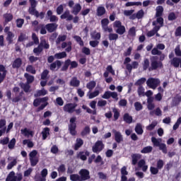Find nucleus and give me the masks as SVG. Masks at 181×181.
<instances>
[{
    "label": "nucleus",
    "instance_id": "a878e982",
    "mask_svg": "<svg viewBox=\"0 0 181 181\" xmlns=\"http://www.w3.org/2000/svg\"><path fill=\"white\" fill-rule=\"evenodd\" d=\"M83 144H84V141H83V139L80 138L76 139V141L74 145L75 151H78L79 148H81V146H83Z\"/></svg>",
    "mask_w": 181,
    "mask_h": 181
},
{
    "label": "nucleus",
    "instance_id": "8fccbe9b",
    "mask_svg": "<svg viewBox=\"0 0 181 181\" xmlns=\"http://www.w3.org/2000/svg\"><path fill=\"white\" fill-rule=\"evenodd\" d=\"M21 88L25 91V93H29V90H30V86L29 83H21Z\"/></svg>",
    "mask_w": 181,
    "mask_h": 181
},
{
    "label": "nucleus",
    "instance_id": "39448f33",
    "mask_svg": "<svg viewBox=\"0 0 181 181\" xmlns=\"http://www.w3.org/2000/svg\"><path fill=\"white\" fill-rule=\"evenodd\" d=\"M22 179H23L22 173L15 175V172L11 171L8 175L6 181H22Z\"/></svg>",
    "mask_w": 181,
    "mask_h": 181
},
{
    "label": "nucleus",
    "instance_id": "9d476101",
    "mask_svg": "<svg viewBox=\"0 0 181 181\" xmlns=\"http://www.w3.org/2000/svg\"><path fill=\"white\" fill-rule=\"evenodd\" d=\"M81 181L88 180L90 179V171L86 169H81L79 171Z\"/></svg>",
    "mask_w": 181,
    "mask_h": 181
},
{
    "label": "nucleus",
    "instance_id": "864d4df0",
    "mask_svg": "<svg viewBox=\"0 0 181 181\" xmlns=\"http://www.w3.org/2000/svg\"><path fill=\"white\" fill-rule=\"evenodd\" d=\"M153 112L157 117H161L162 115V110L159 107H157L153 112H150V115H153Z\"/></svg>",
    "mask_w": 181,
    "mask_h": 181
},
{
    "label": "nucleus",
    "instance_id": "a211bd4d",
    "mask_svg": "<svg viewBox=\"0 0 181 181\" xmlns=\"http://www.w3.org/2000/svg\"><path fill=\"white\" fill-rule=\"evenodd\" d=\"M47 15L49 18V22H57L59 21V18L55 15H53V11H52V10H49L47 12Z\"/></svg>",
    "mask_w": 181,
    "mask_h": 181
},
{
    "label": "nucleus",
    "instance_id": "c9c22d12",
    "mask_svg": "<svg viewBox=\"0 0 181 181\" xmlns=\"http://www.w3.org/2000/svg\"><path fill=\"white\" fill-rule=\"evenodd\" d=\"M142 6V2L141 1H136V2L129 1L125 4V6Z\"/></svg>",
    "mask_w": 181,
    "mask_h": 181
},
{
    "label": "nucleus",
    "instance_id": "7ed1b4c3",
    "mask_svg": "<svg viewBox=\"0 0 181 181\" xmlns=\"http://www.w3.org/2000/svg\"><path fill=\"white\" fill-rule=\"evenodd\" d=\"M28 156L31 166H36L39 163V157H37V151L36 150L30 151Z\"/></svg>",
    "mask_w": 181,
    "mask_h": 181
},
{
    "label": "nucleus",
    "instance_id": "f03ea898",
    "mask_svg": "<svg viewBox=\"0 0 181 181\" xmlns=\"http://www.w3.org/2000/svg\"><path fill=\"white\" fill-rule=\"evenodd\" d=\"M151 62V66L148 68V71H153V70H157V69H160L163 66L162 62L158 61V57H152Z\"/></svg>",
    "mask_w": 181,
    "mask_h": 181
},
{
    "label": "nucleus",
    "instance_id": "79ce46f5",
    "mask_svg": "<svg viewBox=\"0 0 181 181\" xmlns=\"http://www.w3.org/2000/svg\"><path fill=\"white\" fill-rule=\"evenodd\" d=\"M47 174H48L47 169L44 168L41 171V176H42V177L40 178V181H46V176H47Z\"/></svg>",
    "mask_w": 181,
    "mask_h": 181
},
{
    "label": "nucleus",
    "instance_id": "4468645a",
    "mask_svg": "<svg viewBox=\"0 0 181 181\" xmlns=\"http://www.w3.org/2000/svg\"><path fill=\"white\" fill-rule=\"evenodd\" d=\"M153 25L155 26L153 29L147 33L148 37H152V36H155V34L159 30V29H160V28H162L160 24H159V25H158V24Z\"/></svg>",
    "mask_w": 181,
    "mask_h": 181
},
{
    "label": "nucleus",
    "instance_id": "c756f323",
    "mask_svg": "<svg viewBox=\"0 0 181 181\" xmlns=\"http://www.w3.org/2000/svg\"><path fill=\"white\" fill-rule=\"evenodd\" d=\"M149 59L148 58H144V62L142 63L143 69L144 71L149 70Z\"/></svg>",
    "mask_w": 181,
    "mask_h": 181
},
{
    "label": "nucleus",
    "instance_id": "3c124183",
    "mask_svg": "<svg viewBox=\"0 0 181 181\" xmlns=\"http://www.w3.org/2000/svg\"><path fill=\"white\" fill-rule=\"evenodd\" d=\"M125 26L122 25L121 27H119L116 30V33H118V35H124L125 33Z\"/></svg>",
    "mask_w": 181,
    "mask_h": 181
},
{
    "label": "nucleus",
    "instance_id": "6e6552de",
    "mask_svg": "<svg viewBox=\"0 0 181 181\" xmlns=\"http://www.w3.org/2000/svg\"><path fill=\"white\" fill-rule=\"evenodd\" d=\"M109 24L110 20H108V18H103L101 21L102 29L104 30V32H109V33H111L112 32V28H109Z\"/></svg>",
    "mask_w": 181,
    "mask_h": 181
},
{
    "label": "nucleus",
    "instance_id": "bf43d9fd",
    "mask_svg": "<svg viewBox=\"0 0 181 181\" xmlns=\"http://www.w3.org/2000/svg\"><path fill=\"white\" fill-rule=\"evenodd\" d=\"M137 93L140 97L142 95H145V88L141 86H139L137 89Z\"/></svg>",
    "mask_w": 181,
    "mask_h": 181
},
{
    "label": "nucleus",
    "instance_id": "423d86ee",
    "mask_svg": "<svg viewBox=\"0 0 181 181\" xmlns=\"http://www.w3.org/2000/svg\"><path fill=\"white\" fill-rule=\"evenodd\" d=\"M146 84L149 88H152L153 90H156V88L159 84H160V81L158 78H149L147 81Z\"/></svg>",
    "mask_w": 181,
    "mask_h": 181
},
{
    "label": "nucleus",
    "instance_id": "cd10ccee",
    "mask_svg": "<svg viewBox=\"0 0 181 181\" xmlns=\"http://www.w3.org/2000/svg\"><path fill=\"white\" fill-rule=\"evenodd\" d=\"M62 66V62L60 61H56L54 63L51 64L50 65V70H55L56 67H57V69H60V67Z\"/></svg>",
    "mask_w": 181,
    "mask_h": 181
},
{
    "label": "nucleus",
    "instance_id": "6ab92c4d",
    "mask_svg": "<svg viewBox=\"0 0 181 181\" xmlns=\"http://www.w3.org/2000/svg\"><path fill=\"white\" fill-rule=\"evenodd\" d=\"M41 134L42 135L43 141H45V139H47V137L50 135V129L49 127L42 129Z\"/></svg>",
    "mask_w": 181,
    "mask_h": 181
},
{
    "label": "nucleus",
    "instance_id": "13d9d810",
    "mask_svg": "<svg viewBox=\"0 0 181 181\" xmlns=\"http://www.w3.org/2000/svg\"><path fill=\"white\" fill-rule=\"evenodd\" d=\"M40 45L41 47H44V49H49V47H50L49 43H47L45 40H41Z\"/></svg>",
    "mask_w": 181,
    "mask_h": 181
},
{
    "label": "nucleus",
    "instance_id": "dca6fc26",
    "mask_svg": "<svg viewBox=\"0 0 181 181\" xmlns=\"http://www.w3.org/2000/svg\"><path fill=\"white\" fill-rule=\"evenodd\" d=\"M110 73L112 76H115V71L114 70V69H112V66L111 65H108L107 66L106 71L103 74V76L105 77V78H107V77H108Z\"/></svg>",
    "mask_w": 181,
    "mask_h": 181
},
{
    "label": "nucleus",
    "instance_id": "49530a36",
    "mask_svg": "<svg viewBox=\"0 0 181 181\" xmlns=\"http://www.w3.org/2000/svg\"><path fill=\"white\" fill-rule=\"evenodd\" d=\"M156 125H158V122L153 121L151 124L146 127V129H147V131H152V129H155V127H156Z\"/></svg>",
    "mask_w": 181,
    "mask_h": 181
},
{
    "label": "nucleus",
    "instance_id": "58836bf2",
    "mask_svg": "<svg viewBox=\"0 0 181 181\" xmlns=\"http://www.w3.org/2000/svg\"><path fill=\"white\" fill-rule=\"evenodd\" d=\"M153 150V148L151 146H146L143 148V149L141 151V153H151L152 151Z\"/></svg>",
    "mask_w": 181,
    "mask_h": 181
},
{
    "label": "nucleus",
    "instance_id": "20e7f679",
    "mask_svg": "<svg viewBox=\"0 0 181 181\" xmlns=\"http://www.w3.org/2000/svg\"><path fill=\"white\" fill-rule=\"evenodd\" d=\"M76 121H77V117H71L69 120V131L71 135H73V136L77 134V132L76 131V129L77 128V124H76Z\"/></svg>",
    "mask_w": 181,
    "mask_h": 181
},
{
    "label": "nucleus",
    "instance_id": "ddd939ff",
    "mask_svg": "<svg viewBox=\"0 0 181 181\" xmlns=\"http://www.w3.org/2000/svg\"><path fill=\"white\" fill-rule=\"evenodd\" d=\"M21 132L22 135L26 136L27 138H29V136L33 137L35 135V132L28 128L21 129Z\"/></svg>",
    "mask_w": 181,
    "mask_h": 181
},
{
    "label": "nucleus",
    "instance_id": "4c0bfd02",
    "mask_svg": "<svg viewBox=\"0 0 181 181\" xmlns=\"http://www.w3.org/2000/svg\"><path fill=\"white\" fill-rule=\"evenodd\" d=\"M46 94H47V90H46L45 88H42V90L37 91V93L35 94V97H40L42 95H46Z\"/></svg>",
    "mask_w": 181,
    "mask_h": 181
},
{
    "label": "nucleus",
    "instance_id": "aec40b11",
    "mask_svg": "<svg viewBox=\"0 0 181 181\" xmlns=\"http://www.w3.org/2000/svg\"><path fill=\"white\" fill-rule=\"evenodd\" d=\"M69 86L71 87H79L80 80L77 77H73L69 82Z\"/></svg>",
    "mask_w": 181,
    "mask_h": 181
},
{
    "label": "nucleus",
    "instance_id": "de8ad7c7",
    "mask_svg": "<svg viewBox=\"0 0 181 181\" xmlns=\"http://www.w3.org/2000/svg\"><path fill=\"white\" fill-rule=\"evenodd\" d=\"M70 180L71 181H81V178L78 174H71L70 175Z\"/></svg>",
    "mask_w": 181,
    "mask_h": 181
},
{
    "label": "nucleus",
    "instance_id": "69168bd1",
    "mask_svg": "<svg viewBox=\"0 0 181 181\" xmlns=\"http://www.w3.org/2000/svg\"><path fill=\"white\" fill-rule=\"evenodd\" d=\"M66 38H67V36L66 35H59L58 38L56 40L57 45H59L60 42H64V40H66Z\"/></svg>",
    "mask_w": 181,
    "mask_h": 181
},
{
    "label": "nucleus",
    "instance_id": "e433bc0d",
    "mask_svg": "<svg viewBox=\"0 0 181 181\" xmlns=\"http://www.w3.org/2000/svg\"><path fill=\"white\" fill-rule=\"evenodd\" d=\"M105 13V8L104 6H99L97 8L98 16H103Z\"/></svg>",
    "mask_w": 181,
    "mask_h": 181
},
{
    "label": "nucleus",
    "instance_id": "603ef678",
    "mask_svg": "<svg viewBox=\"0 0 181 181\" xmlns=\"http://www.w3.org/2000/svg\"><path fill=\"white\" fill-rule=\"evenodd\" d=\"M16 144V139L13 138L8 143V149H13V148H15Z\"/></svg>",
    "mask_w": 181,
    "mask_h": 181
},
{
    "label": "nucleus",
    "instance_id": "2f4dec72",
    "mask_svg": "<svg viewBox=\"0 0 181 181\" xmlns=\"http://www.w3.org/2000/svg\"><path fill=\"white\" fill-rule=\"evenodd\" d=\"M151 142L154 146H159L162 142V139H156V137H151Z\"/></svg>",
    "mask_w": 181,
    "mask_h": 181
},
{
    "label": "nucleus",
    "instance_id": "4d7b16f0",
    "mask_svg": "<svg viewBox=\"0 0 181 181\" xmlns=\"http://www.w3.org/2000/svg\"><path fill=\"white\" fill-rule=\"evenodd\" d=\"M160 151H162L163 153H168V148H166V144L162 143L158 146Z\"/></svg>",
    "mask_w": 181,
    "mask_h": 181
},
{
    "label": "nucleus",
    "instance_id": "5fc2aeb1",
    "mask_svg": "<svg viewBox=\"0 0 181 181\" xmlns=\"http://www.w3.org/2000/svg\"><path fill=\"white\" fill-rule=\"evenodd\" d=\"M112 112L114 113L115 121H117V119H118V118H119V112L118 111V109L113 107Z\"/></svg>",
    "mask_w": 181,
    "mask_h": 181
},
{
    "label": "nucleus",
    "instance_id": "f8f14e48",
    "mask_svg": "<svg viewBox=\"0 0 181 181\" xmlns=\"http://www.w3.org/2000/svg\"><path fill=\"white\" fill-rule=\"evenodd\" d=\"M112 132L115 135V140L116 141V142H117V144H121V142L124 141V138L122 137V134H121V132L115 129H112Z\"/></svg>",
    "mask_w": 181,
    "mask_h": 181
},
{
    "label": "nucleus",
    "instance_id": "473e14b6",
    "mask_svg": "<svg viewBox=\"0 0 181 181\" xmlns=\"http://www.w3.org/2000/svg\"><path fill=\"white\" fill-rule=\"evenodd\" d=\"M95 86H97V83L94 81H91L86 84V88L91 91V90H93L95 88Z\"/></svg>",
    "mask_w": 181,
    "mask_h": 181
},
{
    "label": "nucleus",
    "instance_id": "6e6d98bb",
    "mask_svg": "<svg viewBox=\"0 0 181 181\" xmlns=\"http://www.w3.org/2000/svg\"><path fill=\"white\" fill-rule=\"evenodd\" d=\"M26 71L28 73H31V74H36V70L32 65H28L26 67Z\"/></svg>",
    "mask_w": 181,
    "mask_h": 181
},
{
    "label": "nucleus",
    "instance_id": "4be33fe9",
    "mask_svg": "<svg viewBox=\"0 0 181 181\" xmlns=\"http://www.w3.org/2000/svg\"><path fill=\"white\" fill-rule=\"evenodd\" d=\"M61 19H66V21H73V16L70 14V11L66 10L62 16Z\"/></svg>",
    "mask_w": 181,
    "mask_h": 181
},
{
    "label": "nucleus",
    "instance_id": "680f3d73",
    "mask_svg": "<svg viewBox=\"0 0 181 181\" xmlns=\"http://www.w3.org/2000/svg\"><path fill=\"white\" fill-rule=\"evenodd\" d=\"M42 50H43V48L40 46V45H39L37 47L33 49V52L35 54H37V56H38L39 54H40V53H42Z\"/></svg>",
    "mask_w": 181,
    "mask_h": 181
},
{
    "label": "nucleus",
    "instance_id": "f257e3e1",
    "mask_svg": "<svg viewBox=\"0 0 181 181\" xmlns=\"http://www.w3.org/2000/svg\"><path fill=\"white\" fill-rule=\"evenodd\" d=\"M156 17L157 18L156 21L153 22V25H160L163 26V18L160 17L163 14V7L162 6H158L156 7Z\"/></svg>",
    "mask_w": 181,
    "mask_h": 181
},
{
    "label": "nucleus",
    "instance_id": "338daca9",
    "mask_svg": "<svg viewBox=\"0 0 181 181\" xmlns=\"http://www.w3.org/2000/svg\"><path fill=\"white\" fill-rule=\"evenodd\" d=\"M90 127L86 126L81 132L82 136H85V135H88V134H90Z\"/></svg>",
    "mask_w": 181,
    "mask_h": 181
},
{
    "label": "nucleus",
    "instance_id": "5701e85b",
    "mask_svg": "<svg viewBox=\"0 0 181 181\" xmlns=\"http://www.w3.org/2000/svg\"><path fill=\"white\" fill-rule=\"evenodd\" d=\"M80 11H81V5H80V4H76L74 8H72L71 13L78 15Z\"/></svg>",
    "mask_w": 181,
    "mask_h": 181
},
{
    "label": "nucleus",
    "instance_id": "c03bdc74",
    "mask_svg": "<svg viewBox=\"0 0 181 181\" xmlns=\"http://www.w3.org/2000/svg\"><path fill=\"white\" fill-rule=\"evenodd\" d=\"M67 54L66 53V52H59V53H57L54 54V57L56 59H64V57H66Z\"/></svg>",
    "mask_w": 181,
    "mask_h": 181
},
{
    "label": "nucleus",
    "instance_id": "a18cd8bd",
    "mask_svg": "<svg viewBox=\"0 0 181 181\" xmlns=\"http://www.w3.org/2000/svg\"><path fill=\"white\" fill-rule=\"evenodd\" d=\"M90 36L94 40H100L101 39V33H93Z\"/></svg>",
    "mask_w": 181,
    "mask_h": 181
},
{
    "label": "nucleus",
    "instance_id": "72a5a7b5",
    "mask_svg": "<svg viewBox=\"0 0 181 181\" xmlns=\"http://www.w3.org/2000/svg\"><path fill=\"white\" fill-rule=\"evenodd\" d=\"M88 155H90V153H88V151L81 152L79 153L78 156L80 159H81V160H87V156H88Z\"/></svg>",
    "mask_w": 181,
    "mask_h": 181
},
{
    "label": "nucleus",
    "instance_id": "9b49d317",
    "mask_svg": "<svg viewBox=\"0 0 181 181\" xmlns=\"http://www.w3.org/2000/svg\"><path fill=\"white\" fill-rule=\"evenodd\" d=\"M8 164L7 165L8 170H11L13 166H16V163H18V159L14 157H8Z\"/></svg>",
    "mask_w": 181,
    "mask_h": 181
},
{
    "label": "nucleus",
    "instance_id": "1a4fd4ad",
    "mask_svg": "<svg viewBox=\"0 0 181 181\" xmlns=\"http://www.w3.org/2000/svg\"><path fill=\"white\" fill-rule=\"evenodd\" d=\"M93 152L95 153H99V152H101L103 149H104V144H103V141H98L95 145L92 147Z\"/></svg>",
    "mask_w": 181,
    "mask_h": 181
},
{
    "label": "nucleus",
    "instance_id": "f704fd0d",
    "mask_svg": "<svg viewBox=\"0 0 181 181\" xmlns=\"http://www.w3.org/2000/svg\"><path fill=\"white\" fill-rule=\"evenodd\" d=\"M132 165H136V163H138V160H139L141 159V155L139 154H133L132 156Z\"/></svg>",
    "mask_w": 181,
    "mask_h": 181
},
{
    "label": "nucleus",
    "instance_id": "37998d69",
    "mask_svg": "<svg viewBox=\"0 0 181 181\" xmlns=\"http://www.w3.org/2000/svg\"><path fill=\"white\" fill-rule=\"evenodd\" d=\"M108 39L110 41L115 40V42L116 40H118V34L112 33V32L109 34Z\"/></svg>",
    "mask_w": 181,
    "mask_h": 181
},
{
    "label": "nucleus",
    "instance_id": "393cba45",
    "mask_svg": "<svg viewBox=\"0 0 181 181\" xmlns=\"http://www.w3.org/2000/svg\"><path fill=\"white\" fill-rule=\"evenodd\" d=\"M135 132L137 135H142L144 134V129H142V124L138 123L135 127Z\"/></svg>",
    "mask_w": 181,
    "mask_h": 181
},
{
    "label": "nucleus",
    "instance_id": "b1692460",
    "mask_svg": "<svg viewBox=\"0 0 181 181\" xmlns=\"http://www.w3.org/2000/svg\"><path fill=\"white\" fill-rule=\"evenodd\" d=\"M22 66V59L17 58L13 62L12 67L13 69H19Z\"/></svg>",
    "mask_w": 181,
    "mask_h": 181
},
{
    "label": "nucleus",
    "instance_id": "774afa93",
    "mask_svg": "<svg viewBox=\"0 0 181 181\" xmlns=\"http://www.w3.org/2000/svg\"><path fill=\"white\" fill-rule=\"evenodd\" d=\"M50 152L51 153H54V155H56V153H59V147H57V146L56 145H53L51 147Z\"/></svg>",
    "mask_w": 181,
    "mask_h": 181
},
{
    "label": "nucleus",
    "instance_id": "0eeeda50",
    "mask_svg": "<svg viewBox=\"0 0 181 181\" xmlns=\"http://www.w3.org/2000/svg\"><path fill=\"white\" fill-rule=\"evenodd\" d=\"M76 107L77 104L76 103H67L64 106L63 110L65 112L73 114V112L76 110Z\"/></svg>",
    "mask_w": 181,
    "mask_h": 181
},
{
    "label": "nucleus",
    "instance_id": "a19ab883",
    "mask_svg": "<svg viewBox=\"0 0 181 181\" xmlns=\"http://www.w3.org/2000/svg\"><path fill=\"white\" fill-rule=\"evenodd\" d=\"M24 77H25L28 84L33 83V81L35 80V77H33V76L29 75V74H25Z\"/></svg>",
    "mask_w": 181,
    "mask_h": 181
},
{
    "label": "nucleus",
    "instance_id": "09e8293b",
    "mask_svg": "<svg viewBox=\"0 0 181 181\" xmlns=\"http://www.w3.org/2000/svg\"><path fill=\"white\" fill-rule=\"evenodd\" d=\"M74 39L76 40V42H77L78 44H79V45L84 46V42L81 39V37L78 35H74Z\"/></svg>",
    "mask_w": 181,
    "mask_h": 181
},
{
    "label": "nucleus",
    "instance_id": "ea45409f",
    "mask_svg": "<svg viewBox=\"0 0 181 181\" xmlns=\"http://www.w3.org/2000/svg\"><path fill=\"white\" fill-rule=\"evenodd\" d=\"M23 145H27L28 148H33L35 144H33V141H30V139H25L23 141Z\"/></svg>",
    "mask_w": 181,
    "mask_h": 181
},
{
    "label": "nucleus",
    "instance_id": "2eb2a0df",
    "mask_svg": "<svg viewBox=\"0 0 181 181\" xmlns=\"http://www.w3.org/2000/svg\"><path fill=\"white\" fill-rule=\"evenodd\" d=\"M144 13V10H140L136 13H133V15L129 17V19H132V21L134 19H142Z\"/></svg>",
    "mask_w": 181,
    "mask_h": 181
},
{
    "label": "nucleus",
    "instance_id": "f3484780",
    "mask_svg": "<svg viewBox=\"0 0 181 181\" xmlns=\"http://www.w3.org/2000/svg\"><path fill=\"white\" fill-rule=\"evenodd\" d=\"M45 29H47V32L52 33L57 29V24L56 23H48L45 25Z\"/></svg>",
    "mask_w": 181,
    "mask_h": 181
},
{
    "label": "nucleus",
    "instance_id": "7c9ffc66",
    "mask_svg": "<svg viewBox=\"0 0 181 181\" xmlns=\"http://www.w3.org/2000/svg\"><path fill=\"white\" fill-rule=\"evenodd\" d=\"M15 38V34H13L12 32H8L6 40L8 42L9 45L13 42V39Z\"/></svg>",
    "mask_w": 181,
    "mask_h": 181
},
{
    "label": "nucleus",
    "instance_id": "0e129e2a",
    "mask_svg": "<svg viewBox=\"0 0 181 181\" xmlns=\"http://www.w3.org/2000/svg\"><path fill=\"white\" fill-rule=\"evenodd\" d=\"M134 107L136 111H141L144 108V106H142V104L139 102H136L134 103Z\"/></svg>",
    "mask_w": 181,
    "mask_h": 181
},
{
    "label": "nucleus",
    "instance_id": "052dcab7",
    "mask_svg": "<svg viewBox=\"0 0 181 181\" xmlns=\"http://www.w3.org/2000/svg\"><path fill=\"white\" fill-rule=\"evenodd\" d=\"M4 18L6 19V22H11L13 19V16L11 13H6L4 15Z\"/></svg>",
    "mask_w": 181,
    "mask_h": 181
},
{
    "label": "nucleus",
    "instance_id": "412c9836",
    "mask_svg": "<svg viewBox=\"0 0 181 181\" xmlns=\"http://www.w3.org/2000/svg\"><path fill=\"white\" fill-rule=\"evenodd\" d=\"M100 90L95 89L93 92L89 91L87 94V96L88 97L89 100H93V98L98 97V95H100Z\"/></svg>",
    "mask_w": 181,
    "mask_h": 181
},
{
    "label": "nucleus",
    "instance_id": "c85d7f7f",
    "mask_svg": "<svg viewBox=\"0 0 181 181\" xmlns=\"http://www.w3.org/2000/svg\"><path fill=\"white\" fill-rule=\"evenodd\" d=\"M123 119H124V122H126L127 124L132 123V116L129 115V114H128V113L124 114V115L123 117Z\"/></svg>",
    "mask_w": 181,
    "mask_h": 181
},
{
    "label": "nucleus",
    "instance_id": "bb28decb",
    "mask_svg": "<svg viewBox=\"0 0 181 181\" xmlns=\"http://www.w3.org/2000/svg\"><path fill=\"white\" fill-rule=\"evenodd\" d=\"M28 12L30 15H34L36 18H39V11L36 10V7H30Z\"/></svg>",
    "mask_w": 181,
    "mask_h": 181
},
{
    "label": "nucleus",
    "instance_id": "e2e57ef3",
    "mask_svg": "<svg viewBox=\"0 0 181 181\" xmlns=\"http://www.w3.org/2000/svg\"><path fill=\"white\" fill-rule=\"evenodd\" d=\"M58 173H64L66 172V165L64 164L60 165L57 168Z\"/></svg>",
    "mask_w": 181,
    "mask_h": 181
}]
</instances>
